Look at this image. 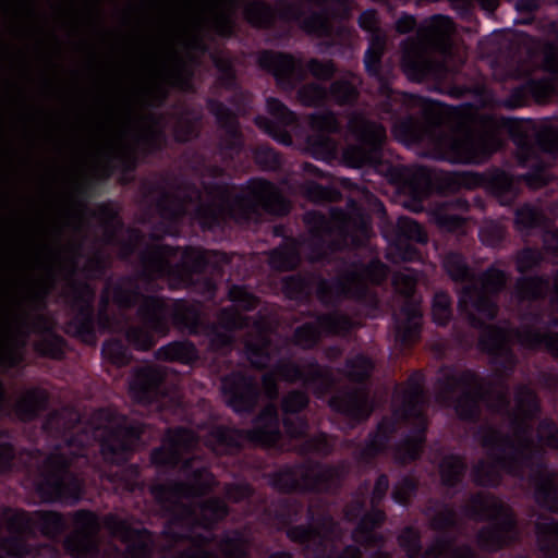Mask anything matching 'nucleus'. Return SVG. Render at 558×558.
<instances>
[{
	"instance_id": "nucleus-1",
	"label": "nucleus",
	"mask_w": 558,
	"mask_h": 558,
	"mask_svg": "<svg viewBox=\"0 0 558 558\" xmlns=\"http://www.w3.org/2000/svg\"><path fill=\"white\" fill-rule=\"evenodd\" d=\"M530 126L515 118L486 113L474 128H466L458 135H440L437 147L441 158L450 163L481 165L504 148L501 132H507L517 147L519 163L529 168L520 180L537 190L551 181L550 166L539 153L558 157V129L546 126L535 131Z\"/></svg>"
},
{
	"instance_id": "nucleus-2",
	"label": "nucleus",
	"mask_w": 558,
	"mask_h": 558,
	"mask_svg": "<svg viewBox=\"0 0 558 558\" xmlns=\"http://www.w3.org/2000/svg\"><path fill=\"white\" fill-rule=\"evenodd\" d=\"M138 258L142 269L137 274L108 279L105 283L112 303L121 310H131L147 296L142 293L140 280L150 282L163 276L172 288L192 289L207 300L214 299L217 293L214 276L223 275L222 263L227 256L202 246L156 244L143 250Z\"/></svg>"
},
{
	"instance_id": "nucleus-3",
	"label": "nucleus",
	"mask_w": 558,
	"mask_h": 558,
	"mask_svg": "<svg viewBox=\"0 0 558 558\" xmlns=\"http://www.w3.org/2000/svg\"><path fill=\"white\" fill-rule=\"evenodd\" d=\"M474 439L486 450L489 462L480 460L471 470V478L478 487L497 488L502 473L523 478L524 470L531 471L534 500L544 510L558 514V483L548 470V462L542 448L527 449L517 446L513 438L489 424L481 425Z\"/></svg>"
},
{
	"instance_id": "nucleus-4",
	"label": "nucleus",
	"mask_w": 558,
	"mask_h": 558,
	"mask_svg": "<svg viewBox=\"0 0 558 558\" xmlns=\"http://www.w3.org/2000/svg\"><path fill=\"white\" fill-rule=\"evenodd\" d=\"M137 314L143 326H129L124 332L126 342L137 351L154 348L155 335L167 336L170 324L192 336L201 335L205 324L199 307L184 299L174 300L170 306L162 298L148 295L141 303Z\"/></svg>"
},
{
	"instance_id": "nucleus-5",
	"label": "nucleus",
	"mask_w": 558,
	"mask_h": 558,
	"mask_svg": "<svg viewBox=\"0 0 558 558\" xmlns=\"http://www.w3.org/2000/svg\"><path fill=\"white\" fill-rule=\"evenodd\" d=\"M88 436L71 435L68 446L75 448L73 457L64 452L49 453L37 466L34 477V489L46 504L77 505L85 493L83 478L72 470L74 458L84 457Z\"/></svg>"
},
{
	"instance_id": "nucleus-6",
	"label": "nucleus",
	"mask_w": 558,
	"mask_h": 558,
	"mask_svg": "<svg viewBox=\"0 0 558 558\" xmlns=\"http://www.w3.org/2000/svg\"><path fill=\"white\" fill-rule=\"evenodd\" d=\"M75 256L71 259V270L63 298L72 312L65 331L85 343H94L97 332L112 330L114 317L108 310H95L96 291L90 282L80 281L77 274L78 257L82 256V243L74 248Z\"/></svg>"
},
{
	"instance_id": "nucleus-7",
	"label": "nucleus",
	"mask_w": 558,
	"mask_h": 558,
	"mask_svg": "<svg viewBox=\"0 0 558 558\" xmlns=\"http://www.w3.org/2000/svg\"><path fill=\"white\" fill-rule=\"evenodd\" d=\"M452 25V20L442 14H434L421 24H417L413 14L407 12L400 14L395 23L396 32L405 35L416 31V36L408 37L401 43V64L410 80L421 82L428 76L430 63L425 54V46L448 36Z\"/></svg>"
},
{
	"instance_id": "nucleus-8",
	"label": "nucleus",
	"mask_w": 558,
	"mask_h": 558,
	"mask_svg": "<svg viewBox=\"0 0 558 558\" xmlns=\"http://www.w3.org/2000/svg\"><path fill=\"white\" fill-rule=\"evenodd\" d=\"M348 474L344 462L286 464L269 476L270 486L282 494H325L337 496Z\"/></svg>"
},
{
	"instance_id": "nucleus-9",
	"label": "nucleus",
	"mask_w": 558,
	"mask_h": 558,
	"mask_svg": "<svg viewBox=\"0 0 558 558\" xmlns=\"http://www.w3.org/2000/svg\"><path fill=\"white\" fill-rule=\"evenodd\" d=\"M465 517L474 521H488L476 534L481 550L498 553L518 539V522L514 514L493 496L483 492L474 493L462 507Z\"/></svg>"
},
{
	"instance_id": "nucleus-10",
	"label": "nucleus",
	"mask_w": 558,
	"mask_h": 558,
	"mask_svg": "<svg viewBox=\"0 0 558 558\" xmlns=\"http://www.w3.org/2000/svg\"><path fill=\"white\" fill-rule=\"evenodd\" d=\"M387 278V266L373 259L353 262L331 279H320L317 299L324 306H338L343 300L365 301L369 296L367 283L381 284Z\"/></svg>"
},
{
	"instance_id": "nucleus-11",
	"label": "nucleus",
	"mask_w": 558,
	"mask_h": 558,
	"mask_svg": "<svg viewBox=\"0 0 558 558\" xmlns=\"http://www.w3.org/2000/svg\"><path fill=\"white\" fill-rule=\"evenodd\" d=\"M198 442L197 435L185 427L168 429L162 444L154 448L149 453L150 464L158 472L174 471L179 466L186 477H189L201 489H207L213 481V474L205 464H196L197 457L183 458L184 453H190Z\"/></svg>"
},
{
	"instance_id": "nucleus-12",
	"label": "nucleus",
	"mask_w": 558,
	"mask_h": 558,
	"mask_svg": "<svg viewBox=\"0 0 558 558\" xmlns=\"http://www.w3.org/2000/svg\"><path fill=\"white\" fill-rule=\"evenodd\" d=\"M290 202L269 180L252 178L228 205V215L240 225L262 220L264 215L283 217L290 213Z\"/></svg>"
},
{
	"instance_id": "nucleus-13",
	"label": "nucleus",
	"mask_w": 558,
	"mask_h": 558,
	"mask_svg": "<svg viewBox=\"0 0 558 558\" xmlns=\"http://www.w3.org/2000/svg\"><path fill=\"white\" fill-rule=\"evenodd\" d=\"M257 65L269 73L279 88L293 92L305 81L307 73L318 81H330L337 66L332 60L311 58L305 63L290 52L264 49L257 56Z\"/></svg>"
},
{
	"instance_id": "nucleus-14",
	"label": "nucleus",
	"mask_w": 558,
	"mask_h": 558,
	"mask_svg": "<svg viewBox=\"0 0 558 558\" xmlns=\"http://www.w3.org/2000/svg\"><path fill=\"white\" fill-rule=\"evenodd\" d=\"M438 386L447 395H454L458 389H462L453 400L458 418L472 424L480 421L481 402L488 400L490 393L484 377L471 368L459 373L451 371L438 379Z\"/></svg>"
},
{
	"instance_id": "nucleus-15",
	"label": "nucleus",
	"mask_w": 558,
	"mask_h": 558,
	"mask_svg": "<svg viewBox=\"0 0 558 558\" xmlns=\"http://www.w3.org/2000/svg\"><path fill=\"white\" fill-rule=\"evenodd\" d=\"M303 222L308 231L307 247L312 262L328 263L333 253L342 250L348 235L345 226L336 228L325 214L317 210L306 211Z\"/></svg>"
},
{
	"instance_id": "nucleus-16",
	"label": "nucleus",
	"mask_w": 558,
	"mask_h": 558,
	"mask_svg": "<svg viewBox=\"0 0 558 558\" xmlns=\"http://www.w3.org/2000/svg\"><path fill=\"white\" fill-rule=\"evenodd\" d=\"M144 432L145 425L142 422L126 417L116 425L105 427L99 440L102 460L114 465L125 464L132 458Z\"/></svg>"
},
{
	"instance_id": "nucleus-17",
	"label": "nucleus",
	"mask_w": 558,
	"mask_h": 558,
	"mask_svg": "<svg viewBox=\"0 0 558 558\" xmlns=\"http://www.w3.org/2000/svg\"><path fill=\"white\" fill-rule=\"evenodd\" d=\"M275 374L283 381L301 383L311 389L317 399H324L336 385V378L328 366H323L315 359L301 365L290 359H281L274 365Z\"/></svg>"
},
{
	"instance_id": "nucleus-18",
	"label": "nucleus",
	"mask_w": 558,
	"mask_h": 558,
	"mask_svg": "<svg viewBox=\"0 0 558 558\" xmlns=\"http://www.w3.org/2000/svg\"><path fill=\"white\" fill-rule=\"evenodd\" d=\"M350 125L356 144L349 146L344 156L355 166H377L381 161L386 130L380 124L362 117H353Z\"/></svg>"
},
{
	"instance_id": "nucleus-19",
	"label": "nucleus",
	"mask_w": 558,
	"mask_h": 558,
	"mask_svg": "<svg viewBox=\"0 0 558 558\" xmlns=\"http://www.w3.org/2000/svg\"><path fill=\"white\" fill-rule=\"evenodd\" d=\"M166 379V373L159 366H135L130 375L129 392L136 403L156 408H162L168 400H181L169 393Z\"/></svg>"
},
{
	"instance_id": "nucleus-20",
	"label": "nucleus",
	"mask_w": 558,
	"mask_h": 558,
	"mask_svg": "<svg viewBox=\"0 0 558 558\" xmlns=\"http://www.w3.org/2000/svg\"><path fill=\"white\" fill-rule=\"evenodd\" d=\"M315 320L298 326L293 331V342L302 349H313L322 335L345 337L354 329L353 319L339 311L310 314Z\"/></svg>"
},
{
	"instance_id": "nucleus-21",
	"label": "nucleus",
	"mask_w": 558,
	"mask_h": 558,
	"mask_svg": "<svg viewBox=\"0 0 558 558\" xmlns=\"http://www.w3.org/2000/svg\"><path fill=\"white\" fill-rule=\"evenodd\" d=\"M74 530L64 538L63 547L72 558H100V523L98 515L80 509L72 517Z\"/></svg>"
},
{
	"instance_id": "nucleus-22",
	"label": "nucleus",
	"mask_w": 558,
	"mask_h": 558,
	"mask_svg": "<svg viewBox=\"0 0 558 558\" xmlns=\"http://www.w3.org/2000/svg\"><path fill=\"white\" fill-rule=\"evenodd\" d=\"M469 318L471 326L481 330L478 349L490 357V364L497 368L498 376L510 375L514 371L517 360L508 344L506 330L497 325L486 324L474 314Z\"/></svg>"
},
{
	"instance_id": "nucleus-23",
	"label": "nucleus",
	"mask_w": 558,
	"mask_h": 558,
	"mask_svg": "<svg viewBox=\"0 0 558 558\" xmlns=\"http://www.w3.org/2000/svg\"><path fill=\"white\" fill-rule=\"evenodd\" d=\"M220 390L227 407L236 414L252 413L260 397L256 378L243 371H232L222 376Z\"/></svg>"
},
{
	"instance_id": "nucleus-24",
	"label": "nucleus",
	"mask_w": 558,
	"mask_h": 558,
	"mask_svg": "<svg viewBox=\"0 0 558 558\" xmlns=\"http://www.w3.org/2000/svg\"><path fill=\"white\" fill-rule=\"evenodd\" d=\"M104 526L109 534L124 544V558H153L155 536L146 527H134L126 519L107 514Z\"/></svg>"
},
{
	"instance_id": "nucleus-25",
	"label": "nucleus",
	"mask_w": 558,
	"mask_h": 558,
	"mask_svg": "<svg viewBox=\"0 0 558 558\" xmlns=\"http://www.w3.org/2000/svg\"><path fill=\"white\" fill-rule=\"evenodd\" d=\"M459 185H481L494 195L501 205H511L520 193V180L510 172L493 167L483 173L463 172L449 178Z\"/></svg>"
},
{
	"instance_id": "nucleus-26",
	"label": "nucleus",
	"mask_w": 558,
	"mask_h": 558,
	"mask_svg": "<svg viewBox=\"0 0 558 558\" xmlns=\"http://www.w3.org/2000/svg\"><path fill=\"white\" fill-rule=\"evenodd\" d=\"M194 513L191 509L183 507L180 511L172 513L163 529V534L170 541L178 543L191 541L193 547L178 551L177 558H211V553L206 545L211 542V536L194 534Z\"/></svg>"
},
{
	"instance_id": "nucleus-27",
	"label": "nucleus",
	"mask_w": 558,
	"mask_h": 558,
	"mask_svg": "<svg viewBox=\"0 0 558 558\" xmlns=\"http://www.w3.org/2000/svg\"><path fill=\"white\" fill-rule=\"evenodd\" d=\"M329 409L342 416L350 428L366 422L373 413L368 391L363 387L337 388L328 400Z\"/></svg>"
},
{
	"instance_id": "nucleus-28",
	"label": "nucleus",
	"mask_w": 558,
	"mask_h": 558,
	"mask_svg": "<svg viewBox=\"0 0 558 558\" xmlns=\"http://www.w3.org/2000/svg\"><path fill=\"white\" fill-rule=\"evenodd\" d=\"M385 39L378 35L373 36L364 53V68L366 73L378 81V95L385 112H393L404 105L408 93L393 89L389 81L381 75V59L385 51Z\"/></svg>"
},
{
	"instance_id": "nucleus-29",
	"label": "nucleus",
	"mask_w": 558,
	"mask_h": 558,
	"mask_svg": "<svg viewBox=\"0 0 558 558\" xmlns=\"http://www.w3.org/2000/svg\"><path fill=\"white\" fill-rule=\"evenodd\" d=\"M236 4L244 5V16L248 24L258 29H270L276 20L284 22H300L304 15L301 3L280 2L274 8L264 0H232Z\"/></svg>"
},
{
	"instance_id": "nucleus-30",
	"label": "nucleus",
	"mask_w": 558,
	"mask_h": 558,
	"mask_svg": "<svg viewBox=\"0 0 558 558\" xmlns=\"http://www.w3.org/2000/svg\"><path fill=\"white\" fill-rule=\"evenodd\" d=\"M385 177L397 186L399 193L417 205H422L433 191L432 173L426 167L409 168L389 163L386 166Z\"/></svg>"
},
{
	"instance_id": "nucleus-31",
	"label": "nucleus",
	"mask_w": 558,
	"mask_h": 558,
	"mask_svg": "<svg viewBox=\"0 0 558 558\" xmlns=\"http://www.w3.org/2000/svg\"><path fill=\"white\" fill-rule=\"evenodd\" d=\"M266 108L271 118L257 116L254 119L255 125L277 143L284 146L292 145L293 141L288 128L296 124V114L281 100L274 97L267 99Z\"/></svg>"
},
{
	"instance_id": "nucleus-32",
	"label": "nucleus",
	"mask_w": 558,
	"mask_h": 558,
	"mask_svg": "<svg viewBox=\"0 0 558 558\" xmlns=\"http://www.w3.org/2000/svg\"><path fill=\"white\" fill-rule=\"evenodd\" d=\"M8 536L0 537V550L11 558H26L34 556L38 547L28 543L27 518L17 514L12 508L7 507L3 511Z\"/></svg>"
},
{
	"instance_id": "nucleus-33",
	"label": "nucleus",
	"mask_w": 558,
	"mask_h": 558,
	"mask_svg": "<svg viewBox=\"0 0 558 558\" xmlns=\"http://www.w3.org/2000/svg\"><path fill=\"white\" fill-rule=\"evenodd\" d=\"M97 185L98 183L96 180H89L77 186L76 194L78 196V211L82 216L99 219L105 228V240L107 243H111L116 238L114 225L117 223L121 227L122 222L119 218L118 210L111 202L98 204L96 210H92L89 208L87 201L96 195Z\"/></svg>"
},
{
	"instance_id": "nucleus-34",
	"label": "nucleus",
	"mask_w": 558,
	"mask_h": 558,
	"mask_svg": "<svg viewBox=\"0 0 558 558\" xmlns=\"http://www.w3.org/2000/svg\"><path fill=\"white\" fill-rule=\"evenodd\" d=\"M17 324L19 331L24 337H28L31 331H49L47 337H44L35 343V351L44 357L52 360L64 359L66 341L62 336L50 331L47 318L44 315L37 314L33 319H31L29 315L24 313L20 316Z\"/></svg>"
},
{
	"instance_id": "nucleus-35",
	"label": "nucleus",
	"mask_w": 558,
	"mask_h": 558,
	"mask_svg": "<svg viewBox=\"0 0 558 558\" xmlns=\"http://www.w3.org/2000/svg\"><path fill=\"white\" fill-rule=\"evenodd\" d=\"M206 107L209 113L215 117L219 129L223 131V136L220 140L221 149L230 154L241 153L244 143L235 113L221 100L213 97L206 99Z\"/></svg>"
},
{
	"instance_id": "nucleus-36",
	"label": "nucleus",
	"mask_w": 558,
	"mask_h": 558,
	"mask_svg": "<svg viewBox=\"0 0 558 558\" xmlns=\"http://www.w3.org/2000/svg\"><path fill=\"white\" fill-rule=\"evenodd\" d=\"M413 96L408 94L404 105L393 111L385 112L381 107V99L379 100L378 108L384 119L393 121L391 132L395 138L405 145L421 144L428 135V126L421 119L407 114L403 118H399L403 110H405L412 102Z\"/></svg>"
},
{
	"instance_id": "nucleus-37",
	"label": "nucleus",
	"mask_w": 558,
	"mask_h": 558,
	"mask_svg": "<svg viewBox=\"0 0 558 558\" xmlns=\"http://www.w3.org/2000/svg\"><path fill=\"white\" fill-rule=\"evenodd\" d=\"M143 187L147 194H159L155 199V208L161 219L174 223L185 216L186 204L192 201V197L187 194L183 197H179L170 193L166 189V179L160 181H145Z\"/></svg>"
},
{
	"instance_id": "nucleus-38",
	"label": "nucleus",
	"mask_w": 558,
	"mask_h": 558,
	"mask_svg": "<svg viewBox=\"0 0 558 558\" xmlns=\"http://www.w3.org/2000/svg\"><path fill=\"white\" fill-rule=\"evenodd\" d=\"M387 520V514L378 506H371L369 509L355 523L351 533L354 543L362 547L386 546L387 538L380 529Z\"/></svg>"
},
{
	"instance_id": "nucleus-39",
	"label": "nucleus",
	"mask_w": 558,
	"mask_h": 558,
	"mask_svg": "<svg viewBox=\"0 0 558 558\" xmlns=\"http://www.w3.org/2000/svg\"><path fill=\"white\" fill-rule=\"evenodd\" d=\"M247 438L266 448H276L280 445L282 434L275 407H266L255 416L252 428L247 430Z\"/></svg>"
},
{
	"instance_id": "nucleus-40",
	"label": "nucleus",
	"mask_w": 558,
	"mask_h": 558,
	"mask_svg": "<svg viewBox=\"0 0 558 558\" xmlns=\"http://www.w3.org/2000/svg\"><path fill=\"white\" fill-rule=\"evenodd\" d=\"M17 514L27 518L28 535L36 538L38 533L43 536L54 539L61 536L68 529L66 521L62 513L52 510L26 511L14 509Z\"/></svg>"
},
{
	"instance_id": "nucleus-41",
	"label": "nucleus",
	"mask_w": 558,
	"mask_h": 558,
	"mask_svg": "<svg viewBox=\"0 0 558 558\" xmlns=\"http://www.w3.org/2000/svg\"><path fill=\"white\" fill-rule=\"evenodd\" d=\"M553 93L551 83L546 78H529L511 89L509 95L501 100L507 109H517L525 106L530 100L546 101Z\"/></svg>"
},
{
	"instance_id": "nucleus-42",
	"label": "nucleus",
	"mask_w": 558,
	"mask_h": 558,
	"mask_svg": "<svg viewBox=\"0 0 558 558\" xmlns=\"http://www.w3.org/2000/svg\"><path fill=\"white\" fill-rule=\"evenodd\" d=\"M50 396L41 387H31L24 390L13 405L16 418L23 423H31L40 417L49 408Z\"/></svg>"
},
{
	"instance_id": "nucleus-43",
	"label": "nucleus",
	"mask_w": 558,
	"mask_h": 558,
	"mask_svg": "<svg viewBox=\"0 0 558 558\" xmlns=\"http://www.w3.org/2000/svg\"><path fill=\"white\" fill-rule=\"evenodd\" d=\"M421 310L412 303H405L401 307L400 317L393 316L396 341L403 347H411L415 343L421 336Z\"/></svg>"
},
{
	"instance_id": "nucleus-44",
	"label": "nucleus",
	"mask_w": 558,
	"mask_h": 558,
	"mask_svg": "<svg viewBox=\"0 0 558 558\" xmlns=\"http://www.w3.org/2000/svg\"><path fill=\"white\" fill-rule=\"evenodd\" d=\"M471 208L470 202L460 195H453L444 202L445 211L436 216L438 227L450 233H464L466 219L461 215Z\"/></svg>"
},
{
	"instance_id": "nucleus-45",
	"label": "nucleus",
	"mask_w": 558,
	"mask_h": 558,
	"mask_svg": "<svg viewBox=\"0 0 558 558\" xmlns=\"http://www.w3.org/2000/svg\"><path fill=\"white\" fill-rule=\"evenodd\" d=\"M323 277L313 274H293L286 276L281 281V289L288 300L302 304H310L313 293L317 295V284Z\"/></svg>"
},
{
	"instance_id": "nucleus-46",
	"label": "nucleus",
	"mask_w": 558,
	"mask_h": 558,
	"mask_svg": "<svg viewBox=\"0 0 558 558\" xmlns=\"http://www.w3.org/2000/svg\"><path fill=\"white\" fill-rule=\"evenodd\" d=\"M427 421L421 420L397 445L396 459L400 464L418 460L426 442Z\"/></svg>"
},
{
	"instance_id": "nucleus-47",
	"label": "nucleus",
	"mask_w": 558,
	"mask_h": 558,
	"mask_svg": "<svg viewBox=\"0 0 558 558\" xmlns=\"http://www.w3.org/2000/svg\"><path fill=\"white\" fill-rule=\"evenodd\" d=\"M140 162V157L134 150L110 155L101 168V177L104 180H109L116 171H119L120 183L126 185L132 182Z\"/></svg>"
},
{
	"instance_id": "nucleus-48",
	"label": "nucleus",
	"mask_w": 558,
	"mask_h": 558,
	"mask_svg": "<svg viewBox=\"0 0 558 558\" xmlns=\"http://www.w3.org/2000/svg\"><path fill=\"white\" fill-rule=\"evenodd\" d=\"M494 296L476 284L470 283L462 288L459 303L470 306L485 319L493 320L498 311Z\"/></svg>"
},
{
	"instance_id": "nucleus-49",
	"label": "nucleus",
	"mask_w": 558,
	"mask_h": 558,
	"mask_svg": "<svg viewBox=\"0 0 558 558\" xmlns=\"http://www.w3.org/2000/svg\"><path fill=\"white\" fill-rule=\"evenodd\" d=\"M300 246L301 242L299 239L286 238L277 247L269 252V266L278 271L295 269L301 263Z\"/></svg>"
},
{
	"instance_id": "nucleus-50",
	"label": "nucleus",
	"mask_w": 558,
	"mask_h": 558,
	"mask_svg": "<svg viewBox=\"0 0 558 558\" xmlns=\"http://www.w3.org/2000/svg\"><path fill=\"white\" fill-rule=\"evenodd\" d=\"M114 489L120 494L143 496L146 483L142 476V468L138 464H129L111 476Z\"/></svg>"
},
{
	"instance_id": "nucleus-51",
	"label": "nucleus",
	"mask_w": 558,
	"mask_h": 558,
	"mask_svg": "<svg viewBox=\"0 0 558 558\" xmlns=\"http://www.w3.org/2000/svg\"><path fill=\"white\" fill-rule=\"evenodd\" d=\"M538 549L547 558H558V520L551 517H539L535 523Z\"/></svg>"
},
{
	"instance_id": "nucleus-52",
	"label": "nucleus",
	"mask_w": 558,
	"mask_h": 558,
	"mask_svg": "<svg viewBox=\"0 0 558 558\" xmlns=\"http://www.w3.org/2000/svg\"><path fill=\"white\" fill-rule=\"evenodd\" d=\"M155 356L159 361L187 365L198 359V351L190 340H174L158 348Z\"/></svg>"
},
{
	"instance_id": "nucleus-53",
	"label": "nucleus",
	"mask_w": 558,
	"mask_h": 558,
	"mask_svg": "<svg viewBox=\"0 0 558 558\" xmlns=\"http://www.w3.org/2000/svg\"><path fill=\"white\" fill-rule=\"evenodd\" d=\"M518 342L529 350L545 348L554 359L558 360V332H542L527 327L518 333Z\"/></svg>"
},
{
	"instance_id": "nucleus-54",
	"label": "nucleus",
	"mask_w": 558,
	"mask_h": 558,
	"mask_svg": "<svg viewBox=\"0 0 558 558\" xmlns=\"http://www.w3.org/2000/svg\"><path fill=\"white\" fill-rule=\"evenodd\" d=\"M244 344V353L250 364L256 369H265L271 361V339L264 332Z\"/></svg>"
},
{
	"instance_id": "nucleus-55",
	"label": "nucleus",
	"mask_w": 558,
	"mask_h": 558,
	"mask_svg": "<svg viewBox=\"0 0 558 558\" xmlns=\"http://www.w3.org/2000/svg\"><path fill=\"white\" fill-rule=\"evenodd\" d=\"M549 281L543 275L522 276L515 282V295L524 302H536L545 299Z\"/></svg>"
},
{
	"instance_id": "nucleus-56",
	"label": "nucleus",
	"mask_w": 558,
	"mask_h": 558,
	"mask_svg": "<svg viewBox=\"0 0 558 558\" xmlns=\"http://www.w3.org/2000/svg\"><path fill=\"white\" fill-rule=\"evenodd\" d=\"M464 458L457 453H450L442 458L439 464V474L442 486L456 488L459 486L466 472Z\"/></svg>"
},
{
	"instance_id": "nucleus-57",
	"label": "nucleus",
	"mask_w": 558,
	"mask_h": 558,
	"mask_svg": "<svg viewBox=\"0 0 558 558\" xmlns=\"http://www.w3.org/2000/svg\"><path fill=\"white\" fill-rule=\"evenodd\" d=\"M373 371V360L363 353H357L345 360L343 375L349 381L363 386L371 378Z\"/></svg>"
},
{
	"instance_id": "nucleus-58",
	"label": "nucleus",
	"mask_w": 558,
	"mask_h": 558,
	"mask_svg": "<svg viewBox=\"0 0 558 558\" xmlns=\"http://www.w3.org/2000/svg\"><path fill=\"white\" fill-rule=\"evenodd\" d=\"M250 542L240 530L223 533L219 542V549L223 558H248Z\"/></svg>"
},
{
	"instance_id": "nucleus-59",
	"label": "nucleus",
	"mask_w": 558,
	"mask_h": 558,
	"mask_svg": "<svg viewBox=\"0 0 558 558\" xmlns=\"http://www.w3.org/2000/svg\"><path fill=\"white\" fill-rule=\"evenodd\" d=\"M294 90H296L298 101L303 107L320 109L328 105V89L320 83L310 82L298 85Z\"/></svg>"
},
{
	"instance_id": "nucleus-60",
	"label": "nucleus",
	"mask_w": 558,
	"mask_h": 558,
	"mask_svg": "<svg viewBox=\"0 0 558 558\" xmlns=\"http://www.w3.org/2000/svg\"><path fill=\"white\" fill-rule=\"evenodd\" d=\"M148 119L154 124V128L137 138L145 156L162 151L166 145V133L160 128L161 116L149 114Z\"/></svg>"
},
{
	"instance_id": "nucleus-61",
	"label": "nucleus",
	"mask_w": 558,
	"mask_h": 558,
	"mask_svg": "<svg viewBox=\"0 0 558 558\" xmlns=\"http://www.w3.org/2000/svg\"><path fill=\"white\" fill-rule=\"evenodd\" d=\"M442 268L454 282L465 283L472 278L471 268L465 257L459 252L447 253L442 258Z\"/></svg>"
},
{
	"instance_id": "nucleus-62",
	"label": "nucleus",
	"mask_w": 558,
	"mask_h": 558,
	"mask_svg": "<svg viewBox=\"0 0 558 558\" xmlns=\"http://www.w3.org/2000/svg\"><path fill=\"white\" fill-rule=\"evenodd\" d=\"M389 441L384 439L383 436L371 430L362 446H359L354 452V459L362 464H371L373 461L383 453Z\"/></svg>"
},
{
	"instance_id": "nucleus-63",
	"label": "nucleus",
	"mask_w": 558,
	"mask_h": 558,
	"mask_svg": "<svg viewBox=\"0 0 558 558\" xmlns=\"http://www.w3.org/2000/svg\"><path fill=\"white\" fill-rule=\"evenodd\" d=\"M427 234L416 220L401 216L396 225V242H414L418 244L427 243Z\"/></svg>"
},
{
	"instance_id": "nucleus-64",
	"label": "nucleus",
	"mask_w": 558,
	"mask_h": 558,
	"mask_svg": "<svg viewBox=\"0 0 558 558\" xmlns=\"http://www.w3.org/2000/svg\"><path fill=\"white\" fill-rule=\"evenodd\" d=\"M328 89V100L331 99L338 106H353L360 96L355 84L348 78L333 81Z\"/></svg>"
}]
</instances>
